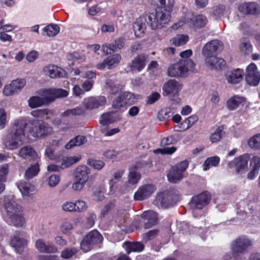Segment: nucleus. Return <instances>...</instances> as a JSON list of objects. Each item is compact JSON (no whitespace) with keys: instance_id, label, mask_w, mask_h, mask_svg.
<instances>
[{"instance_id":"obj_1","label":"nucleus","mask_w":260,"mask_h":260,"mask_svg":"<svg viewBox=\"0 0 260 260\" xmlns=\"http://www.w3.org/2000/svg\"><path fill=\"white\" fill-rule=\"evenodd\" d=\"M5 209L7 212L6 221L10 225L16 227H21L25 223L22 207L16 202L13 196H9L4 198Z\"/></svg>"},{"instance_id":"obj_2","label":"nucleus","mask_w":260,"mask_h":260,"mask_svg":"<svg viewBox=\"0 0 260 260\" xmlns=\"http://www.w3.org/2000/svg\"><path fill=\"white\" fill-rule=\"evenodd\" d=\"M25 120L15 121L13 131L4 139L6 148L10 150L16 149L22 144L25 138V129L27 125Z\"/></svg>"},{"instance_id":"obj_3","label":"nucleus","mask_w":260,"mask_h":260,"mask_svg":"<svg viewBox=\"0 0 260 260\" xmlns=\"http://www.w3.org/2000/svg\"><path fill=\"white\" fill-rule=\"evenodd\" d=\"M253 245V241L246 236H241L231 244V252L234 257L232 260H243L241 255L248 253Z\"/></svg>"},{"instance_id":"obj_4","label":"nucleus","mask_w":260,"mask_h":260,"mask_svg":"<svg viewBox=\"0 0 260 260\" xmlns=\"http://www.w3.org/2000/svg\"><path fill=\"white\" fill-rule=\"evenodd\" d=\"M170 11L157 8L150 13L147 19V24L152 29H159L166 26L170 20Z\"/></svg>"},{"instance_id":"obj_5","label":"nucleus","mask_w":260,"mask_h":260,"mask_svg":"<svg viewBox=\"0 0 260 260\" xmlns=\"http://www.w3.org/2000/svg\"><path fill=\"white\" fill-rule=\"evenodd\" d=\"M29 132L32 137L43 138L51 134L53 128L48 123L41 119H33L29 122Z\"/></svg>"},{"instance_id":"obj_6","label":"nucleus","mask_w":260,"mask_h":260,"mask_svg":"<svg viewBox=\"0 0 260 260\" xmlns=\"http://www.w3.org/2000/svg\"><path fill=\"white\" fill-rule=\"evenodd\" d=\"M194 62L190 59H182L171 65L168 69V75L170 77L184 76L188 71H192Z\"/></svg>"},{"instance_id":"obj_7","label":"nucleus","mask_w":260,"mask_h":260,"mask_svg":"<svg viewBox=\"0 0 260 260\" xmlns=\"http://www.w3.org/2000/svg\"><path fill=\"white\" fill-rule=\"evenodd\" d=\"M103 240L102 235L96 230L90 232L81 242V249L84 252L91 250L94 245L99 244Z\"/></svg>"},{"instance_id":"obj_8","label":"nucleus","mask_w":260,"mask_h":260,"mask_svg":"<svg viewBox=\"0 0 260 260\" xmlns=\"http://www.w3.org/2000/svg\"><path fill=\"white\" fill-rule=\"evenodd\" d=\"M188 166V162L186 160L181 161L173 166L167 175L168 181L173 183H176L181 181L184 178L183 172Z\"/></svg>"},{"instance_id":"obj_9","label":"nucleus","mask_w":260,"mask_h":260,"mask_svg":"<svg viewBox=\"0 0 260 260\" xmlns=\"http://www.w3.org/2000/svg\"><path fill=\"white\" fill-rule=\"evenodd\" d=\"M38 93L45 105L53 102L56 98L66 97L68 95V91L62 89H42Z\"/></svg>"},{"instance_id":"obj_10","label":"nucleus","mask_w":260,"mask_h":260,"mask_svg":"<svg viewBox=\"0 0 260 260\" xmlns=\"http://www.w3.org/2000/svg\"><path fill=\"white\" fill-rule=\"evenodd\" d=\"M207 22V18L204 15H192L189 19H185V20H181L178 23L174 24L172 27L173 29H177L184 23H186L193 28L198 29L204 27Z\"/></svg>"},{"instance_id":"obj_11","label":"nucleus","mask_w":260,"mask_h":260,"mask_svg":"<svg viewBox=\"0 0 260 260\" xmlns=\"http://www.w3.org/2000/svg\"><path fill=\"white\" fill-rule=\"evenodd\" d=\"M249 158V154H244L230 161L228 163V166L230 168H234L236 174L244 173L247 170Z\"/></svg>"},{"instance_id":"obj_12","label":"nucleus","mask_w":260,"mask_h":260,"mask_svg":"<svg viewBox=\"0 0 260 260\" xmlns=\"http://www.w3.org/2000/svg\"><path fill=\"white\" fill-rule=\"evenodd\" d=\"M223 49L222 42L218 40H213L207 43L203 47L202 51L205 58L208 56H215L219 53Z\"/></svg>"},{"instance_id":"obj_13","label":"nucleus","mask_w":260,"mask_h":260,"mask_svg":"<svg viewBox=\"0 0 260 260\" xmlns=\"http://www.w3.org/2000/svg\"><path fill=\"white\" fill-rule=\"evenodd\" d=\"M211 200V195L208 191H204L192 197L190 206L193 209H202Z\"/></svg>"},{"instance_id":"obj_14","label":"nucleus","mask_w":260,"mask_h":260,"mask_svg":"<svg viewBox=\"0 0 260 260\" xmlns=\"http://www.w3.org/2000/svg\"><path fill=\"white\" fill-rule=\"evenodd\" d=\"M181 84L175 79H170L162 86L164 96H175L181 90Z\"/></svg>"},{"instance_id":"obj_15","label":"nucleus","mask_w":260,"mask_h":260,"mask_svg":"<svg viewBox=\"0 0 260 260\" xmlns=\"http://www.w3.org/2000/svg\"><path fill=\"white\" fill-rule=\"evenodd\" d=\"M245 80L250 85L256 86L258 84L260 81V73L255 64L251 63L247 67Z\"/></svg>"},{"instance_id":"obj_16","label":"nucleus","mask_w":260,"mask_h":260,"mask_svg":"<svg viewBox=\"0 0 260 260\" xmlns=\"http://www.w3.org/2000/svg\"><path fill=\"white\" fill-rule=\"evenodd\" d=\"M35 247L40 253H55L58 251L57 247L54 244L49 241L46 242L41 238L36 240Z\"/></svg>"},{"instance_id":"obj_17","label":"nucleus","mask_w":260,"mask_h":260,"mask_svg":"<svg viewBox=\"0 0 260 260\" xmlns=\"http://www.w3.org/2000/svg\"><path fill=\"white\" fill-rule=\"evenodd\" d=\"M106 103V99L104 96H90L85 98L83 104L86 109L92 110L104 106Z\"/></svg>"},{"instance_id":"obj_18","label":"nucleus","mask_w":260,"mask_h":260,"mask_svg":"<svg viewBox=\"0 0 260 260\" xmlns=\"http://www.w3.org/2000/svg\"><path fill=\"white\" fill-rule=\"evenodd\" d=\"M155 187L152 184H145L141 186L135 193L134 198L137 201H143L148 198L155 191Z\"/></svg>"},{"instance_id":"obj_19","label":"nucleus","mask_w":260,"mask_h":260,"mask_svg":"<svg viewBox=\"0 0 260 260\" xmlns=\"http://www.w3.org/2000/svg\"><path fill=\"white\" fill-rule=\"evenodd\" d=\"M43 72L46 75L51 78H64L67 77V73L61 68L54 64H48L43 68Z\"/></svg>"},{"instance_id":"obj_20","label":"nucleus","mask_w":260,"mask_h":260,"mask_svg":"<svg viewBox=\"0 0 260 260\" xmlns=\"http://www.w3.org/2000/svg\"><path fill=\"white\" fill-rule=\"evenodd\" d=\"M28 241L25 238L20 237L19 235H14L11 239V245L14 249L15 251L21 254L27 245Z\"/></svg>"},{"instance_id":"obj_21","label":"nucleus","mask_w":260,"mask_h":260,"mask_svg":"<svg viewBox=\"0 0 260 260\" xmlns=\"http://www.w3.org/2000/svg\"><path fill=\"white\" fill-rule=\"evenodd\" d=\"M141 217L145 220L144 228L149 229L155 225L157 222L158 217L156 213L152 210L144 212Z\"/></svg>"},{"instance_id":"obj_22","label":"nucleus","mask_w":260,"mask_h":260,"mask_svg":"<svg viewBox=\"0 0 260 260\" xmlns=\"http://www.w3.org/2000/svg\"><path fill=\"white\" fill-rule=\"evenodd\" d=\"M19 156L26 160H36L39 158L38 154L31 146H25L21 148L19 151Z\"/></svg>"},{"instance_id":"obj_23","label":"nucleus","mask_w":260,"mask_h":260,"mask_svg":"<svg viewBox=\"0 0 260 260\" xmlns=\"http://www.w3.org/2000/svg\"><path fill=\"white\" fill-rule=\"evenodd\" d=\"M205 61L206 66L212 70L221 69L225 66V60L221 58L216 57L215 55L205 58Z\"/></svg>"},{"instance_id":"obj_24","label":"nucleus","mask_w":260,"mask_h":260,"mask_svg":"<svg viewBox=\"0 0 260 260\" xmlns=\"http://www.w3.org/2000/svg\"><path fill=\"white\" fill-rule=\"evenodd\" d=\"M239 10L245 14L255 15L260 13V7L254 2L244 3L239 7Z\"/></svg>"},{"instance_id":"obj_25","label":"nucleus","mask_w":260,"mask_h":260,"mask_svg":"<svg viewBox=\"0 0 260 260\" xmlns=\"http://www.w3.org/2000/svg\"><path fill=\"white\" fill-rule=\"evenodd\" d=\"M125 45L124 40L122 38L118 39L111 44L103 45L102 47V50L104 53L106 54L110 53L109 51H116L118 50L122 49Z\"/></svg>"},{"instance_id":"obj_26","label":"nucleus","mask_w":260,"mask_h":260,"mask_svg":"<svg viewBox=\"0 0 260 260\" xmlns=\"http://www.w3.org/2000/svg\"><path fill=\"white\" fill-rule=\"evenodd\" d=\"M243 71L240 69L229 72L225 75V78L230 84H236L243 80Z\"/></svg>"},{"instance_id":"obj_27","label":"nucleus","mask_w":260,"mask_h":260,"mask_svg":"<svg viewBox=\"0 0 260 260\" xmlns=\"http://www.w3.org/2000/svg\"><path fill=\"white\" fill-rule=\"evenodd\" d=\"M147 57L144 54H140L135 58L128 65L132 71L140 72L145 66V61Z\"/></svg>"},{"instance_id":"obj_28","label":"nucleus","mask_w":260,"mask_h":260,"mask_svg":"<svg viewBox=\"0 0 260 260\" xmlns=\"http://www.w3.org/2000/svg\"><path fill=\"white\" fill-rule=\"evenodd\" d=\"M90 174L89 169L86 166L83 165L78 167L74 173V178L86 182Z\"/></svg>"},{"instance_id":"obj_29","label":"nucleus","mask_w":260,"mask_h":260,"mask_svg":"<svg viewBox=\"0 0 260 260\" xmlns=\"http://www.w3.org/2000/svg\"><path fill=\"white\" fill-rule=\"evenodd\" d=\"M146 21L147 22V19L142 17L136 19L133 24V29L136 37H141L144 34L146 27Z\"/></svg>"},{"instance_id":"obj_30","label":"nucleus","mask_w":260,"mask_h":260,"mask_svg":"<svg viewBox=\"0 0 260 260\" xmlns=\"http://www.w3.org/2000/svg\"><path fill=\"white\" fill-rule=\"evenodd\" d=\"M17 187L23 196H30L36 192L35 186L27 182H20Z\"/></svg>"},{"instance_id":"obj_31","label":"nucleus","mask_w":260,"mask_h":260,"mask_svg":"<svg viewBox=\"0 0 260 260\" xmlns=\"http://www.w3.org/2000/svg\"><path fill=\"white\" fill-rule=\"evenodd\" d=\"M245 102V99L239 95L231 98L226 102V107L229 110H234L238 107Z\"/></svg>"},{"instance_id":"obj_32","label":"nucleus","mask_w":260,"mask_h":260,"mask_svg":"<svg viewBox=\"0 0 260 260\" xmlns=\"http://www.w3.org/2000/svg\"><path fill=\"white\" fill-rule=\"evenodd\" d=\"M87 141V139L83 136H77L74 139H71L65 146L67 149H70L75 146H80Z\"/></svg>"},{"instance_id":"obj_33","label":"nucleus","mask_w":260,"mask_h":260,"mask_svg":"<svg viewBox=\"0 0 260 260\" xmlns=\"http://www.w3.org/2000/svg\"><path fill=\"white\" fill-rule=\"evenodd\" d=\"M40 164L37 161L35 164L31 165L25 172V177L29 180L36 176L40 171Z\"/></svg>"},{"instance_id":"obj_34","label":"nucleus","mask_w":260,"mask_h":260,"mask_svg":"<svg viewBox=\"0 0 260 260\" xmlns=\"http://www.w3.org/2000/svg\"><path fill=\"white\" fill-rule=\"evenodd\" d=\"M220 161V158L217 156L207 158L203 165L204 171L209 170L212 167H217Z\"/></svg>"},{"instance_id":"obj_35","label":"nucleus","mask_w":260,"mask_h":260,"mask_svg":"<svg viewBox=\"0 0 260 260\" xmlns=\"http://www.w3.org/2000/svg\"><path fill=\"white\" fill-rule=\"evenodd\" d=\"M115 115V113L113 112L103 114L100 119V123L105 126L113 123L116 120V117Z\"/></svg>"},{"instance_id":"obj_36","label":"nucleus","mask_w":260,"mask_h":260,"mask_svg":"<svg viewBox=\"0 0 260 260\" xmlns=\"http://www.w3.org/2000/svg\"><path fill=\"white\" fill-rule=\"evenodd\" d=\"M121 59V55L119 54H115L107 57L106 60L107 62V67L109 69L116 66L120 62Z\"/></svg>"},{"instance_id":"obj_37","label":"nucleus","mask_w":260,"mask_h":260,"mask_svg":"<svg viewBox=\"0 0 260 260\" xmlns=\"http://www.w3.org/2000/svg\"><path fill=\"white\" fill-rule=\"evenodd\" d=\"M80 158L77 156H71L63 157L61 162L60 167L61 169L67 168L77 162Z\"/></svg>"},{"instance_id":"obj_38","label":"nucleus","mask_w":260,"mask_h":260,"mask_svg":"<svg viewBox=\"0 0 260 260\" xmlns=\"http://www.w3.org/2000/svg\"><path fill=\"white\" fill-rule=\"evenodd\" d=\"M59 27L55 24L48 25L43 28V31L46 32L48 37H54L59 32Z\"/></svg>"},{"instance_id":"obj_39","label":"nucleus","mask_w":260,"mask_h":260,"mask_svg":"<svg viewBox=\"0 0 260 260\" xmlns=\"http://www.w3.org/2000/svg\"><path fill=\"white\" fill-rule=\"evenodd\" d=\"M189 40V37L185 35H178L171 39V41L176 46H180L185 44Z\"/></svg>"},{"instance_id":"obj_40","label":"nucleus","mask_w":260,"mask_h":260,"mask_svg":"<svg viewBox=\"0 0 260 260\" xmlns=\"http://www.w3.org/2000/svg\"><path fill=\"white\" fill-rule=\"evenodd\" d=\"M29 106L31 108H36L45 105L40 96H34L28 101Z\"/></svg>"},{"instance_id":"obj_41","label":"nucleus","mask_w":260,"mask_h":260,"mask_svg":"<svg viewBox=\"0 0 260 260\" xmlns=\"http://www.w3.org/2000/svg\"><path fill=\"white\" fill-rule=\"evenodd\" d=\"M144 249V245L140 242L127 243V253H129L132 251L140 252Z\"/></svg>"},{"instance_id":"obj_42","label":"nucleus","mask_w":260,"mask_h":260,"mask_svg":"<svg viewBox=\"0 0 260 260\" xmlns=\"http://www.w3.org/2000/svg\"><path fill=\"white\" fill-rule=\"evenodd\" d=\"M106 88L108 90L109 93L115 94L119 92V88L116 85L114 82L111 79H107L106 82Z\"/></svg>"},{"instance_id":"obj_43","label":"nucleus","mask_w":260,"mask_h":260,"mask_svg":"<svg viewBox=\"0 0 260 260\" xmlns=\"http://www.w3.org/2000/svg\"><path fill=\"white\" fill-rule=\"evenodd\" d=\"M157 203H159L162 207L168 208L171 205L169 196L165 194H158L156 199Z\"/></svg>"},{"instance_id":"obj_44","label":"nucleus","mask_w":260,"mask_h":260,"mask_svg":"<svg viewBox=\"0 0 260 260\" xmlns=\"http://www.w3.org/2000/svg\"><path fill=\"white\" fill-rule=\"evenodd\" d=\"M225 6L222 5H218L212 8V16L217 19L223 15L225 11Z\"/></svg>"},{"instance_id":"obj_45","label":"nucleus","mask_w":260,"mask_h":260,"mask_svg":"<svg viewBox=\"0 0 260 260\" xmlns=\"http://www.w3.org/2000/svg\"><path fill=\"white\" fill-rule=\"evenodd\" d=\"M141 178V175L135 171H131L128 176V183L129 184L135 185Z\"/></svg>"},{"instance_id":"obj_46","label":"nucleus","mask_w":260,"mask_h":260,"mask_svg":"<svg viewBox=\"0 0 260 260\" xmlns=\"http://www.w3.org/2000/svg\"><path fill=\"white\" fill-rule=\"evenodd\" d=\"M123 173L124 171L122 170L118 171L114 173V178L111 179L109 182L110 185V187L111 190L116 187L115 184L120 181L123 175Z\"/></svg>"},{"instance_id":"obj_47","label":"nucleus","mask_w":260,"mask_h":260,"mask_svg":"<svg viewBox=\"0 0 260 260\" xmlns=\"http://www.w3.org/2000/svg\"><path fill=\"white\" fill-rule=\"evenodd\" d=\"M13 89H15L16 93L21 90L26 84V81L24 79H17L12 81L11 83Z\"/></svg>"},{"instance_id":"obj_48","label":"nucleus","mask_w":260,"mask_h":260,"mask_svg":"<svg viewBox=\"0 0 260 260\" xmlns=\"http://www.w3.org/2000/svg\"><path fill=\"white\" fill-rule=\"evenodd\" d=\"M176 148L174 146L171 147H165L164 148H158L153 150V153L155 154H172L176 150Z\"/></svg>"},{"instance_id":"obj_49","label":"nucleus","mask_w":260,"mask_h":260,"mask_svg":"<svg viewBox=\"0 0 260 260\" xmlns=\"http://www.w3.org/2000/svg\"><path fill=\"white\" fill-rule=\"evenodd\" d=\"M224 134L223 129L218 127L210 136V140L212 143H215L220 141Z\"/></svg>"},{"instance_id":"obj_50","label":"nucleus","mask_w":260,"mask_h":260,"mask_svg":"<svg viewBox=\"0 0 260 260\" xmlns=\"http://www.w3.org/2000/svg\"><path fill=\"white\" fill-rule=\"evenodd\" d=\"M249 146L252 148L260 149V134H257L248 141Z\"/></svg>"},{"instance_id":"obj_51","label":"nucleus","mask_w":260,"mask_h":260,"mask_svg":"<svg viewBox=\"0 0 260 260\" xmlns=\"http://www.w3.org/2000/svg\"><path fill=\"white\" fill-rule=\"evenodd\" d=\"M77 251V249L75 248H67L61 252L60 256L63 258L68 259L75 255Z\"/></svg>"},{"instance_id":"obj_52","label":"nucleus","mask_w":260,"mask_h":260,"mask_svg":"<svg viewBox=\"0 0 260 260\" xmlns=\"http://www.w3.org/2000/svg\"><path fill=\"white\" fill-rule=\"evenodd\" d=\"M9 172V165L7 164H4L0 167V182L6 181L7 176Z\"/></svg>"},{"instance_id":"obj_53","label":"nucleus","mask_w":260,"mask_h":260,"mask_svg":"<svg viewBox=\"0 0 260 260\" xmlns=\"http://www.w3.org/2000/svg\"><path fill=\"white\" fill-rule=\"evenodd\" d=\"M240 50L244 53H249L252 51V47L247 40H244L240 44Z\"/></svg>"},{"instance_id":"obj_54","label":"nucleus","mask_w":260,"mask_h":260,"mask_svg":"<svg viewBox=\"0 0 260 260\" xmlns=\"http://www.w3.org/2000/svg\"><path fill=\"white\" fill-rule=\"evenodd\" d=\"M198 120V117L196 115H193L185 119L182 123V125H186L185 129L190 128L195 122Z\"/></svg>"},{"instance_id":"obj_55","label":"nucleus","mask_w":260,"mask_h":260,"mask_svg":"<svg viewBox=\"0 0 260 260\" xmlns=\"http://www.w3.org/2000/svg\"><path fill=\"white\" fill-rule=\"evenodd\" d=\"M61 209L67 212H76L75 204L71 202H66L61 205Z\"/></svg>"},{"instance_id":"obj_56","label":"nucleus","mask_w":260,"mask_h":260,"mask_svg":"<svg viewBox=\"0 0 260 260\" xmlns=\"http://www.w3.org/2000/svg\"><path fill=\"white\" fill-rule=\"evenodd\" d=\"M121 94L125 104H131L134 102L135 97L133 93L129 92H124Z\"/></svg>"},{"instance_id":"obj_57","label":"nucleus","mask_w":260,"mask_h":260,"mask_svg":"<svg viewBox=\"0 0 260 260\" xmlns=\"http://www.w3.org/2000/svg\"><path fill=\"white\" fill-rule=\"evenodd\" d=\"M88 164L93 168L100 170L105 166L104 161L100 160L91 159L88 160Z\"/></svg>"},{"instance_id":"obj_58","label":"nucleus","mask_w":260,"mask_h":260,"mask_svg":"<svg viewBox=\"0 0 260 260\" xmlns=\"http://www.w3.org/2000/svg\"><path fill=\"white\" fill-rule=\"evenodd\" d=\"M122 98V96L121 94H120L113 101L112 106L114 109H119L120 108L123 107L124 105H125Z\"/></svg>"},{"instance_id":"obj_59","label":"nucleus","mask_w":260,"mask_h":260,"mask_svg":"<svg viewBox=\"0 0 260 260\" xmlns=\"http://www.w3.org/2000/svg\"><path fill=\"white\" fill-rule=\"evenodd\" d=\"M48 113L49 110L47 109L36 110L31 112V115L36 118H43Z\"/></svg>"},{"instance_id":"obj_60","label":"nucleus","mask_w":260,"mask_h":260,"mask_svg":"<svg viewBox=\"0 0 260 260\" xmlns=\"http://www.w3.org/2000/svg\"><path fill=\"white\" fill-rule=\"evenodd\" d=\"M85 183V182L74 178V182L72 184V187L73 190L80 191L84 188Z\"/></svg>"},{"instance_id":"obj_61","label":"nucleus","mask_w":260,"mask_h":260,"mask_svg":"<svg viewBox=\"0 0 260 260\" xmlns=\"http://www.w3.org/2000/svg\"><path fill=\"white\" fill-rule=\"evenodd\" d=\"M157 230H150L143 235V239L145 241H148L154 238L158 234Z\"/></svg>"},{"instance_id":"obj_62","label":"nucleus","mask_w":260,"mask_h":260,"mask_svg":"<svg viewBox=\"0 0 260 260\" xmlns=\"http://www.w3.org/2000/svg\"><path fill=\"white\" fill-rule=\"evenodd\" d=\"M174 112L172 111L171 107H167L160 110L159 113V117L162 116L163 119L168 118L171 117Z\"/></svg>"},{"instance_id":"obj_63","label":"nucleus","mask_w":260,"mask_h":260,"mask_svg":"<svg viewBox=\"0 0 260 260\" xmlns=\"http://www.w3.org/2000/svg\"><path fill=\"white\" fill-rule=\"evenodd\" d=\"M92 196L98 201H102L104 199L105 197L103 194L101 193L99 188L94 186L92 188Z\"/></svg>"},{"instance_id":"obj_64","label":"nucleus","mask_w":260,"mask_h":260,"mask_svg":"<svg viewBox=\"0 0 260 260\" xmlns=\"http://www.w3.org/2000/svg\"><path fill=\"white\" fill-rule=\"evenodd\" d=\"M160 97V95L158 92H153L148 96L146 101L147 104H153L155 103Z\"/></svg>"}]
</instances>
